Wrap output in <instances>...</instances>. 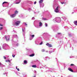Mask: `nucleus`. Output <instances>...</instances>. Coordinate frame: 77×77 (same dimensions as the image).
Here are the masks:
<instances>
[{
	"mask_svg": "<svg viewBox=\"0 0 77 77\" xmlns=\"http://www.w3.org/2000/svg\"><path fill=\"white\" fill-rule=\"evenodd\" d=\"M59 9V7L57 6L55 10L54 11L56 13H58L59 12V9Z\"/></svg>",
	"mask_w": 77,
	"mask_h": 77,
	"instance_id": "1",
	"label": "nucleus"
},
{
	"mask_svg": "<svg viewBox=\"0 0 77 77\" xmlns=\"http://www.w3.org/2000/svg\"><path fill=\"white\" fill-rule=\"evenodd\" d=\"M5 38L6 39V41H9V38H10L9 36H7V38L6 35H5Z\"/></svg>",
	"mask_w": 77,
	"mask_h": 77,
	"instance_id": "2",
	"label": "nucleus"
},
{
	"mask_svg": "<svg viewBox=\"0 0 77 77\" xmlns=\"http://www.w3.org/2000/svg\"><path fill=\"white\" fill-rule=\"evenodd\" d=\"M46 45H47V46H48V47H53L52 45H51V44H50L48 43H47Z\"/></svg>",
	"mask_w": 77,
	"mask_h": 77,
	"instance_id": "3",
	"label": "nucleus"
},
{
	"mask_svg": "<svg viewBox=\"0 0 77 77\" xmlns=\"http://www.w3.org/2000/svg\"><path fill=\"white\" fill-rule=\"evenodd\" d=\"M20 21H17L15 22V24L16 26H18L19 24H20Z\"/></svg>",
	"mask_w": 77,
	"mask_h": 77,
	"instance_id": "4",
	"label": "nucleus"
},
{
	"mask_svg": "<svg viewBox=\"0 0 77 77\" xmlns=\"http://www.w3.org/2000/svg\"><path fill=\"white\" fill-rule=\"evenodd\" d=\"M15 16H16V15L15 14L11 15V18H14V17H15Z\"/></svg>",
	"mask_w": 77,
	"mask_h": 77,
	"instance_id": "5",
	"label": "nucleus"
},
{
	"mask_svg": "<svg viewBox=\"0 0 77 77\" xmlns=\"http://www.w3.org/2000/svg\"><path fill=\"white\" fill-rule=\"evenodd\" d=\"M55 19L57 20H60H60H61V19L59 17H56L55 18Z\"/></svg>",
	"mask_w": 77,
	"mask_h": 77,
	"instance_id": "6",
	"label": "nucleus"
},
{
	"mask_svg": "<svg viewBox=\"0 0 77 77\" xmlns=\"http://www.w3.org/2000/svg\"><path fill=\"white\" fill-rule=\"evenodd\" d=\"M74 23L76 26H77V21H74Z\"/></svg>",
	"mask_w": 77,
	"mask_h": 77,
	"instance_id": "7",
	"label": "nucleus"
},
{
	"mask_svg": "<svg viewBox=\"0 0 77 77\" xmlns=\"http://www.w3.org/2000/svg\"><path fill=\"white\" fill-rule=\"evenodd\" d=\"M68 69L71 72H73V70H72L71 68H69Z\"/></svg>",
	"mask_w": 77,
	"mask_h": 77,
	"instance_id": "8",
	"label": "nucleus"
},
{
	"mask_svg": "<svg viewBox=\"0 0 77 77\" xmlns=\"http://www.w3.org/2000/svg\"><path fill=\"white\" fill-rule=\"evenodd\" d=\"M42 26V23L41 22H40L39 26Z\"/></svg>",
	"mask_w": 77,
	"mask_h": 77,
	"instance_id": "9",
	"label": "nucleus"
},
{
	"mask_svg": "<svg viewBox=\"0 0 77 77\" xmlns=\"http://www.w3.org/2000/svg\"><path fill=\"white\" fill-rule=\"evenodd\" d=\"M32 67H33V68H36V65H33L32 66Z\"/></svg>",
	"mask_w": 77,
	"mask_h": 77,
	"instance_id": "10",
	"label": "nucleus"
},
{
	"mask_svg": "<svg viewBox=\"0 0 77 77\" xmlns=\"http://www.w3.org/2000/svg\"><path fill=\"white\" fill-rule=\"evenodd\" d=\"M35 56V54H32L31 55H29V56H30V57H32L33 56Z\"/></svg>",
	"mask_w": 77,
	"mask_h": 77,
	"instance_id": "11",
	"label": "nucleus"
},
{
	"mask_svg": "<svg viewBox=\"0 0 77 77\" xmlns=\"http://www.w3.org/2000/svg\"><path fill=\"white\" fill-rule=\"evenodd\" d=\"M43 0H40L39 1V3H42L43 2Z\"/></svg>",
	"mask_w": 77,
	"mask_h": 77,
	"instance_id": "12",
	"label": "nucleus"
},
{
	"mask_svg": "<svg viewBox=\"0 0 77 77\" xmlns=\"http://www.w3.org/2000/svg\"><path fill=\"white\" fill-rule=\"evenodd\" d=\"M18 12L17 11H16L15 12H14V14H15V15H16V14H17L18 13Z\"/></svg>",
	"mask_w": 77,
	"mask_h": 77,
	"instance_id": "13",
	"label": "nucleus"
},
{
	"mask_svg": "<svg viewBox=\"0 0 77 77\" xmlns=\"http://www.w3.org/2000/svg\"><path fill=\"white\" fill-rule=\"evenodd\" d=\"M24 63H27V61L26 60H24Z\"/></svg>",
	"mask_w": 77,
	"mask_h": 77,
	"instance_id": "14",
	"label": "nucleus"
},
{
	"mask_svg": "<svg viewBox=\"0 0 77 77\" xmlns=\"http://www.w3.org/2000/svg\"><path fill=\"white\" fill-rule=\"evenodd\" d=\"M21 1H20L19 2H17L16 3V4H18L20 3Z\"/></svg>",
	"mask_w": 77,
	"mask_h": 77,
	"instance_id": "15",
	"label": "nucleus"
},
{
	"mask_svg": "<svg viewBox=\"0 0 77 77\" xmlns=\"http://www.w3.org/2000/svg\"><path fill=\"white\" fill-rule=\"evenodd\" d=\"M8 3V2H4L2 4L3 5L4 4H5V3Z\"/></svg>",
	"mask_w": 77,
	"mask_h": 77,
	"instance_id": "16",
	"label": "nucleus"
},
{
	"mask_svg": "<svg viewBox=\"0 0 77 77\" xmlns=\"http://www.w3.org/2000/svg\"><path fill=\"white\" fill-rule=\"evenodd\" d=\"M70 66H74V64H70Z\"/></svg>",
	"mask_w": 77,
	"mask_h": 77,
	"instance_id": "17",
	"label": "nucleus"
},
{
	"mask_svg": "<svg viewBox=\"0 0 77 77\" xmlns=\"http://www.w3.org/2000/svg\"><path fill=\"white\" fill-rule=\"evenodd\" d=\"M31 36L32 38H34L35 37V35H31Z\"/></svg>",
	"mask_w": 77,
	"mask_h": 77,
	"instance_id": "18",
	"label": "nucleus"
},
{
	"mask_svg": "<svg viewBox=\"0 0 77 77\" xmlns=\"http://www.w3.org/2000/svg\"><path fill=\"white\" fill-rule=\"evenodd\" d=\"M57 34L58 35H61V33L58 32V33H57Z\"/></svg>",
	"mask_w": 77,
	"mask_h": 77,
	"instance_id": "19",
	"label": "nucleus"
},
{
	"mask_svg": "<svg viewBox=\"0 0 77 77\" xmlns=\"http://www.w3.org/2000/svg\"><path fill=\"white\" fill-rule=\"evenodd\" d=\"M3 29V27H1L0 28V30H2V29Z\"/></svg>",
	"mask_w": 77,
	"mask_h": 77,
	"instance_id": "20",
	"label": "nucleus"
},
{
	"mask_svg": "<svg viewBox=\"0 0 77 77\" xmlns=\"http://www.w3.org/2000/svg\"><path fill=\"white\" fill-rule=\"evenodd\" d=\"M15 56V55H14V54H12V57H14Z\"/></svg>",
	"mask_w": 77,
	"mask_h": 77,
	"instance_id": "21",
	"label": "nucleus"
},
{
	"mask_svg": "<svg viewBox=\"0 0 77 77\" xmlns=\"http://www.w3.org/2000/svg\"><path fill=\"white\" fill-rule=\"evenodd\" d=\"M45 25L46 27H47V26H48V24L47 23H45Z\"/></svg>",
	"mask_w": 77,
	"mask_h": 77,
	"instance_id": "22",
	"label": "nucleus"
},
{
	"mask_svg": "<svg viewBox=\"0 0 77 77\" xmlns=\"http://www.w3.org/2000/svg\"><path fill=\"white\" fill-rule=\"evenodd\" d=\"M43 20H47V19H45V18H43Z\"/></svg>",
	"mask_w": 77,
	"mask_h": 77,
	"instance_id": "23",
	"label": "nucleus"
},
{
	"mask_svg": "<svg viewBox=\"0 0 77 77\" xmlns=\"http://www.w3.org/2000/svg\"><path fill=\"white\" fill-rule=\"evenodd\" d=\"M42 52H44V51H45V50H44V49H42Z\"/></svg>",
	"mask_w": 77,
	"mask_h": 77,
	"instance_id": "24",
	"label": "nucleus"
},
{
	"mask_svg": "<svg viewBox=\"0 0 77 77\" xmlns=\"http://www.w3.org/2000/svg\"><path fill=\"white\" fill-rule=\"evenodd\" d=\"M0 26H3V25L2 24H0Z\"/></svg>",
	"mask_w": 77,
	"mask_h": 77,
	"instance_id": "25",
	"label": "nucleus"
},
{
	"mask_svg": "<svg viewBox=\"0 0 77 77\" xmlns=\"http://www.w3.org/2000/svg\"><path fill=\"white\" fill-rule=\"evenodd\" d=\"M42 42L40 44V45H42Z\"/></svg>",
	"mask_w": 77,
	"mask_h": 77,
	"instance_id": "26",
	"label": "nucleus"
},
{
	"mask_svg": "<svg viewBox=\"0 0 77 77\" xmlns=\"http://www.w3.org/2000/svg\"><path fill=\"white\" fill-rule=\"evenodd\" d=\"M4 58L5 59H6V57L5 56L4 57Z\"/></svg>",
	"mask_w": 77,
	"mask_h": 77,
	"instance_id": "27",
	"label": "nucleus"
},
{
	"mask_svg": "<svg viewBox=\"0 0 77 77\" xmlns=\"http://www.w3.org/2000/svg\"><path fill=\"white\" fill-rule=\"evenodd\" d=\"M36 4V2H35L34 3V5H35Z\"/></svg>",
	"mask_w": 77,
	"mask_h": 77,
	"instance_id": "28",
	"label": "nucleus"
},
{
	"mask_svg": "<svg viewBox=\"0 0 77 77\" xmlns=\"http://www.w3.org/2000/svg\"><path fill=\"white\" fill-rule=\"evenodd\" d=\"M17 70L18 71H20V69H19V68H17Z\"/></svg>",
	"mask_w": 77,
	"mask_h": 77,
	"instance_id": "29",
	"label": "nucleus"
},
{
	"mask_svg": "<svg viewBox=\"0 0 77 77\" xmlns=\"http://www.w3.org/2000/svg\"><path fill=\"white\" fill-rule=\"evenodd\" d=\"M22 31H23V32H24V29L22 28Z\"/></svg>",
	"mask_w": 77,
	"mask_h": 77,
	"instance_id": "30",
	"label": "nucleus"
},
{
	"mask_svg": "<svg viewBox=\"0 0 77 77\" xmlns=\"http://www.w3.org/2000/svg\"><path fill=\"white\" fill-rule=\"evenodd\" d=\"M61 4H63L64 3V2H61Z\"/></svg>",
	"mask_w": 77,
	"mask_h": 77,
	"instance_id": "31",
	"label": "nucleus"
},
{
	"mask_svg": "<svg viewBox=\"0 0 77 77\" xmlns=\"http://www.w3.org/2000/svg\"><path fill=\"white\" fill-rule=\"evenodd\" d=\"M52 53V52L51 51H49V53Z\"/></svg>",
	"mask_w": 77,
	"mask_h": 77,
	"instance_id": "32",
	"label": "nucleus"
},
{
	"mask_svg": "<svg viewBox=\"0 0 77 77\" xmlns=\"http://www.w3.org/2000/svg\"><path fill=\"white\" fill-rule=\"evenodd\" d=\"M8 62H10V60H8Z\"/></svg>",
	"mask_w": 77,
	"mask_h": 77,
	"instance_id": "33",
	"label": "nucleus"
},
{
	"mask_svg": "<svg viewBox=\"0 0 77 77\" xmlns=\"http://www.w3.org/2000/svg\"><path fill=\"white\" fill-rule=\"evenodd\" d=\"M2 65V63H0V65Z\"/></svg>",
	"mask_w": 77,
	"mask_h": 77,
	"instance_id": "34",
	"label": "nucleus"
},
{
	"mask_svg": "<svg viewBox=\"0 0 77 77\" xmlns=\"http://www.w3.org/2000/svg\"><path fill=\"white\" fill-rule=\"evenodd\" d=\"M25 25H27V24H26V23H25Z\"/></svg>",
	"mask_w": 77,
	"mask_h": 77,
	"instance_id": "35",
	"label": "nucleus"
},
{
	"mask_svg": "<svg viewBox=\"0 0 77 77\" xmlns=\"http://www.w3.org/2000/svg\"><path fill=\"white\" fill-rule=\"evenodd\" d=\"M33 77H36V76H34Z\"/></svg>",
	"mask_w": 77,
	"mask_h": 77,
	"instance_id": "36",
	"label": "nucleus"
},
{
	"mask_svg": "<svg viewBox=\"0 0 77 77\" xmlns=\"http://www.w3.org/2000/svg\"><path fill=\"white\" fill-rule=\"evenodd\" d=\"M16 68L17 69H18V68H17V67H16Z\"/></svg>",
	"mask_w": 77,
	"mask_h": 77,
	"instance_id": "37",
	"label": "nucleus"
},
{
	"mask_svg": "<svg viewBox=\"0 0 77 77\" xmlns=\"http://www.w3.org/2000/svg\"><path fill=\"white\" fill-rule=\"evenodd\" d=\"M0 49H1V48H0Z\"/></svg>",
	"mask_w": 77,
	"mask_h": 77,
	"instance_id": "38",
	"label": "nucleus"
}]
</instances>
